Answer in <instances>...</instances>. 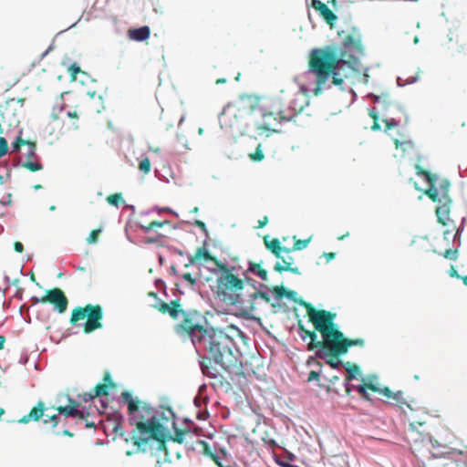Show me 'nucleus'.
<instances>
[{
  "mask_svg": "<svg viewBox=\"0 0 467 467\" xmlns=\"http://www.w3.org/2000/svg\"><path fill=\"white\" fill-rule=\"evenodd\" d=\"M264 243L268 250H270L276 257L281 256V253H289L290 249L286 245H281V242L274 238L269 240V235H264Z\"/></svg>",
  "mask_w": 467,
  "mask_h": 467,
  "instance_id": "nucleus-19",
  "label": "nucleus"
},
{
  "mask_svg": "<svg viewBox=\"0 0 467 467\" xmlns=\"http://www.w3.org/2000/svg\"><path fill=\"white\" fill-rule=\"evenodd\" d=\"M109 389H111L109 384L99 383L98 384L95 389H93V392H89L88 399L84 398V401H89L94 400L97 397L100 396H108L109 395Z\"/></svg>",
  "mask_w": 467,
  "mask_h": 467,
  "instance_id": "nucleus-25",
  "label": "nucleus"
},
{
  "mask_svg": "<svg viewBox=\"0 0 467 467\" xmlns=\"http://www.w3.org/2000/svg\"><path fill=\"white\" fill-rule=\"evenodd\" d=\"M63 435L72 437V436H73V433H72V432H70V431H67V430H65V431H63Z\"/></svg>",
  "mask_w": 467,
  "mask_h": 467,
  "instance_id": "nucleus-61",
  "label": "nucleus"
},
{
  "mask_svg": "<svg viewBox=\"0 0 467 467\" xmlns=\"http://www.w3.org/2000/svg\"><path fill=\"white\" fill-rule=\"evenodd\" d=\"M128 36L130 39L140 42L147 40L150 36V28L148 26H143L139 28H131L128 31Z\"/></svg>",
  "mask_w": 467,
  "mask_h": 467,
  "instance_id": "nucleus-20",
  "label": "nucleus"
},
{
  "mask_svg": "<svg viewBox=\"0 0 467 467\" xmlns=\"http://www.w3.org/2000/svg\"><path fill=\"white\" fill-rule=\"evenodd\" d=\"M204 259L205 261H212L213 262L216 266L218 267V263H221L218 259L212 256L211 254L204 248H199L194 254V256L191 258L190 264L194 263L197 260Z\"/></svg>",
  "mask_w": 467,
  "mask_h": 467,
  "instance_id": "nucleus-24",
  "label": "nucleus"
},
{
  "mask_svg": "<svg viewBox=\"0 0 467 467\" xmlns=\"http://www.w3.org/2000/svg\"><path fill=\"white\" fill-rule=\"evenodd\" d=\"M5 343V337L4 336H0V350L4 348Z\"/></svg>",
  "mask_w": 467,
  "mask_h": 467,
  "instance_id": "nucleus-60",
  "label": "nucleus"
},
{
  "mask_svg": "<svg viewBox=\"0 0 467 467\" xmlns=\"http://www.w3.org/2000/svg\"><path fill=\"white\" fill-rule=\"evenodd\" d=\"M460 279H462V282H463V284H464V285H466V286H467V275L461 276V278H460Z\"/></svg>",
  "mask_w": 467,
  "mask_h": 467,
  "instance_id": "nucleus-64",
  "label": "nucleus"
},
{
  "mask_svg": "<svg viewBox=\"0 0 467 467\" xmlns=\"http://www.w3.org/2000/svg\"><path fill=\"white\" fill-rule=\"evenodd\" d=\"M392 140L395 144L394 158L398 160H403L406 157V152L408 149L409 142L406 140H400L399 136H394L390 134Z\"/></svg>",
  "mask_w": 467,
  "mask_h": 467,
  "instance_id": "nucleus-21",
  "label": "nucleus"
},
{
  "mask_svg": "<svg viewBox=\"0 0 467 467\" xmlns=\"http://www.w3.org/2000/svg\"><path fill=\"white\" fill-rule=\"evenodd\" d=\"M98 239H99V235H88V238L86 239V241H87V244H93L98 242Z\"/></svg>",
  "mask_w": 467,
  "mask_h": 467,
  "instance_id": "nucleus-53",
  "label": "nucleus"
},
{
  "mask_svg": "<svg viewBox=\"0 0 467 467\" xmlns=\"http://www.w3.org/2000/svg\"><path fill=\"white\" fill-rule=\"evenodd\" d=\"M32 301L34 304H52L59 313H64L67 310L68 305V300L60 288L49 289L41 298L32 297Z\"/></svg>",
  "mask_w": 467,
  "mask_h": 467,
  "instance_id": "nucleus-11",
  "label": "nucleus"
},
{
  "mask_svg": "<svg viewBox=\"0 0 467 467\" xmlns=\"http://www.w3.org/2000/svg\"><path fill=\"white\" fill-rule=\"evenodd\" d=\"M251 301L256 299L257 297H260L264 299L266 303L270 302V296L267 293L262 292V291H255L250 295Z\"/></svg>",
  "mask_w": 467,
  "mask_h": 467,
  "instance_id": "nucleus-36",
  "label": "nucleus"
},
{
  "mask_svg": "<svg viewBox=\"0 0 467 467\" xmlns=\"http://www.w3.org/2000/svg\"><path fill=\"white\" fill-rule=\"evenodd\" d=\"M157 242H159L158 236H156V237H149V238H147L144 241L145 244H151V243H157Z\"/></svg>",
  "mask_w": 467,
  "mask_h": 467,
  "instance_id": "nucleus-57",
  "label": "nucleus"
},
{
  "mask_svg": "<svg viewBox=\"0 0 467 467\" xmlns=\"http://www.w3.org/2000/svg\"><path fill=\"white\" fill-rule=\"evenodd\" d=\"M251 106L228 104L219 116L220 127L231 133L243 134L245 128L251 127Z\"/></svg>",
  "mask_w": 467,
  "mask_h": 467,
  "instance_id": "nucleus-8",
  "label": "nucleus"
},
{
  "mask_svg": "<svg viewBox=\"0 0 467 467\" xmlns=\"http://www.w3.org/2000/svg\"><path fill=\"white\" fill-rule=\"evenodd\" d=\"M182 278L189 282L191 285H194L196 284V279L192 277L190 273H184L182 275Z\"/></svg>",
  "mask_w": 467,
  "mask_h": 467,
  "instance_id": "nucleus-48",
  "label": "nucleus"
},
{
  "mask_svg": "<svg viewBox=\"0 0 467 467\" xmlns=\"http://www.w3.org/2000/svg\"><path fill=\"white\" fill-rule=\"evenodd\" d=\"M287 271L294 273V274H297V275L300 274L299 269L297 267H291L290 265H289V269H287Z\"/></svg>",
  "mask_w": 467,
  "mask_h": 467,
  "instance_id": "nucleus-59",
  "label": "nucleus"
},
{
  "mask_svg": "<svg viewBox=\"0 0 467 467\" xmlns=\"http://www.w3.org/2000/svg\"><path fill=\"white\" fill-rule=\"evenodd\" d=\"M167 314H169L170 317L173 319H178L180 314H182L183 317H185V315H190V314L198 315L197 312H185L184 310H182L181 308V304L178 299L172 300L171 303H169ZM184 318H182V320Z\"/></svg>",
  "mask_w": 467,
  "mask_h": 467,
  "instance_id": "nucleus-22",
  "label": "nucleus"
},
{
  "mask_svg": "<svg viewBox=\"0 0 467 467\" xmlns=\"http://www.w3.org/2000/svg\"><path fill=\"white\" fill-rule=\"evenodd\" d=\"M250 159L254 161H261L264 160L265 158V155L263 153V150H262V145L261 144H258V146L256 147V150L254 153L250 154Z\"/></svg>",
  "mask_w": 467,
  "mask_h": 467,
  "instance_id": "nucleus-35",
  "label": "nucleus"
},
{
  "mask_svg": "<svg viewBox=\"0 0 467 467\" xmlns=\"http://www.w3.org/2000/svg\"><path fill=\"white\" fill-rule=\"evenodd\" d=\"M14 249L16 250V252L17 253H22L23 250H24V246H23V244L20 243V242H15L14 244Z\"/></svg>",
  "mask_w": 467,
  "mask_h": 467,
  "instance_id": "nucleus-54",
  "label": "nucleus"
},
{
  "mask_svg": "<svg viewBox=\"0 0 467 467\" xmlns=\"http://www.w3.org/2000/svg\"><path fill=\"white\" fill-rule=\"evenodd\" d=\"M105 109L104 106H97L94 95L88 98L83 102L81 109L78 112L75 109L73 111H67V115L70 119H78L79 115L100 113Z\"/></svg>",
  "mask_w": 467,
  "mask_h": 467,
  "instance_id": "nucleus-12",
  "label": "nucleus"
},
{
  "mask_svg": "<svg viewBox=\"0 0 467 467\" xmlns=\"http://www.w3.org/2000/svg\"><path fill=\"white\" fill-rule=\"evenodd\" d=\"M364 345L365 341L362 338H345L333 341L331 345L322 344V347L317 352V356L320 358H327L326 363L332 368H338L341 364L339 360L340 356L347 354L350 347H363Z\"/></svg>",
  "mask_w": 467,
  "mask_h": 467,
  "instance_id": "nucleus-10",
  "label": "nucleus"
},
{
  "mask_svg": "<svg viewBox=\"0 0 467 467\" xmlns=\"http://www.w3.org/2000/svg\"><path fill=\"white\" fill-rule=\"evenodd\" d=\"M46 407L45 403L39 400L34 408L27 413L24 415L21 419L17 420L18 423L26 424L31 420L37 421L39 420L45 413Z\"/></svg>",
  "mask_w": 467,
  "mask_h": 467,
  "instance_id": "nucleus-15",
  "label": "nucleus"
},
{
  "mask_svg": "<svg viewBox=\"0 0 467 467\" xmlns=\"http://www.w3.org/2000/svg\"><path fill=\"white\" fill-rule=\"evenodd\" d=\"M324 256L327 259V261L332 260L335 258L336 254L335 253H325Z\"/></svg>",
  "mask_w": 467,
  "mask_h": 467,
  "instance_id": "nucleus-58",
  "label": "nucleus"
},
{
  "mask_svg": "<svg viewBox=\"0 0 467 467\" xmlns=\"http://www.w3.org/2000/svg\"><path fill=\"white\" fill-rule=\"evenodd\" d=\"M312 7L318 11L319 15L329 26H333L337 17L332 12V10L328 8L327 4L321 2L320 0H312Z\"/></svg>",
  "mask_w": 467,
  "mask_h": 467,
  "instance_id": "nucleus-13",
  "label": "nucleus"
},
{
  "mask_svg": "<svg viewBox=\"0 0 467 467\" xmlns=\"http://www.w3.org/2000/svg\"><path fill=\"white\" fill-rule=\"evenodd\" d=\"M68 71H69L71 77L75 79L77 78V75L80 72V68L78 65L72 64L69 67Z\"/></svg>",
  "mask_w": 467,
  "mask_h": 467,
  "instance_id": "nucleus-46",
  "label": "nucleus"
},
{
  "mask_svg": "<svg viewBox=\"0 0 467 467\" xmlns=\"http://www.w3.org/2000/svg\"><path fill=\"white\" fill-rule=\"evenodd\" d=\"M369 116H370V117L373 119V120H374L373 125L371 126V129H372L373 130H380V126H379V121H378L379 117H378V113L376 112V110H375V109L370 110V112H369Z\"/></svg>",
  "mask_w": 467,
  "mask_h": 467,
  "instance_id": "nucleus-38",
  "label": "nucleus"
},
{
  "mask_svg": "<svg viewBox=\"0 0 467 467\" xmlns=\"http://www.w3.org/2000/svg\"><path fill=\"white\" fill-rule=\"evenodd\" d=\"M296 235H293L294 244L291 247H289L290 252L291 251H296V250H302L306 247L308 243L311 240V237L306 240H296Z\"/></svg>",
  "mask_w": 467,
  "mask_h": 467,
  "instance_id": "nucleus-31",
  "label": "nucleus"
},
{
  "mask_svg": "<svg viewBox=\"0 0 467 467\" xmlns=\"http://www.w3.org/2000/svg\"><path fill=\"white\" fill-rule=\"evenodd\" d=\"M104 384H109L111 389L116 388V384L112 381L109 372H106L103 377Z\"/></svg>",
  "mask_w": 467,
  "mask_h": 467,
  "instance_id": "nucleus-45",
  "label": "nucleus"
},
{
  "mask_svg": "<svg viewBox=\"0 0 467 467\" xmlns=\"http://www.w3.org/2000/svg\"><path fill=\"white\" fill-rule=\"evenodd\" d=\"M70 408H73L75 410H78V407L80 406V403L71 398L68 399V405Z\"/></svg>",
  "mask_w": 467,
  "mask_h": 467,
  "instance_id": "nucleus-50",
  "label": "nucleus"
},
{
  "mask_svg": "<svg viewBox=\"0 0 467 467\" xmlns=\"http://www.w3.org/2000/svg\"><path fill=\"white\" fill-rule=\"evenodd\" d=\"M220 275L216 278V296L228 306L244 305V282L234 274V267L218 263Z\"/></svg>",
  "mask_w": 467,
  "mask_h": 467,
  "instance_id": "nucleus-6",
  "label": "nucleus"
},
{
  "mask_svg": "<svg viewBox=\"0 0 467 467\" xmlns=\"http://www.w3.org/2000/svg\"><path fill=\"white\" fill-rule=\"evenodd\" d=\"M139 169L144 174H147L150 171V161L148 157L143 158L139 163Z\"/></svg>",
  "mask_w": 467,
  "mask_h": 467,
  "instance_id": "nucleus-34",
  "label": "nucleus"
},
{
  "mask_svg": "<svg viewBox=\"0 0 467 467\" xmlns=\"http://www.w3.org/2000/svg\"><path fill=\"white\" fill-rule=\"evenodd\" d=\"M367 389H369L372 392H377V393L382 394V395H384L388 399H391L392 398L393 400H397L395 395L392 394V392L390 391V389L389 388L380 389L379 387H378L376 384H374L371 381L366 382V383H364L362 385H359L358 387V391L361 395H365Z\"/></svg>",
  "mask_w": 467,
  "mask_h": 467,
  "instance_id": "nucleus-17",
  "label": "nucleus"
},
{
  "mask_svg": "<svg viewBox=\"0 0 467 467\" xmlns=\"http://www.w3.org/2000/svg\"><path fill=\"white\" fill-rule=\"evenodd\" d=\"M8 151V144L5 138L0 137V158Z\"/></svg>",
  "mask_w": 467,
  "mask_h": 467,
  "instance_id": "nucleus-39",
  "label": "nucleus"
},
{
  "mask_svg": "<svg viewBox=\"0 0 467 467\" xmlns=\"http://www.w3.org/2000/svg\"><path fill=\"white\" fill-rule=\"evenodd\" d=\"M113 431L115 432H119L121 437L124 436V431H122L120 423H116L115 426L113 427Z\"/></svg>",
  "mask_w": 467,
  "mask_h": 467,
  "instance_id": "nucleus-55",
  "label": "nucleus"
},
{
  "mask_svg": "<svg viewBox=\"0 0 467 467\" xmlns=\"http://www.w3.org/2000/svg\"><path fill=\"white\" fill-rule=\"evenodd\" d=\"M248 271L260 277L263 281L268 280L267 271L260 264L250 263Z\"/></svg>",
  "mask_w": 467,
  "mask_h": 467,
  "instance_id": "nucleus-27",
  "label": "nucleus"
},
{
  "mask_svg": "<svg viewBox=\"0 0 467 467\" xmlns=\"http://www.w3.org/2000/svg\"><path fill=\"white\" fill-rule=\"evenodd\" d=\"M298 330L303 340H306V337L310 338V341L307 344L308 350L312 351L322 347L321 340H317V336L316 331H309L306 329L301 321L298 322Z\"/></svg>",
  "mask_w": 467,
  "mask_h": 467,
  "instance_id": "nucleus-14",
  "label": "nucleus"
},
{
  "mask_svg": "<svg viewBox=\"0 0 467 467\" xmlns=\"http://www.w3.org/2000/svg\"><path fill=\"white\" fill-rule=\"evenodd\" d=\"M199 317L196 314L185 315L184 319L175 325V332L189 337L196 348H202L214 363L228 369L232 364L233 338L220 329L205 327Z\"/></svg>",
  "mask_w": 467,
  "mask_h": 467,
  "instance_id": "nucleus-3",
  "label": "nucleus"
},
{
  "mask_svg": "<svg viewBox=\"0 0 467 467\" xmlns=\"http://www.w3.org/2000/svg\"><path fill=\"white\" fill-rule=\"evenodd\" d=\"M28 140H25L22 138L18 137L16 140L13 143L12 147L14 150H19L22 145H26Z\"/></svg>",
  "mask_w": 467,
  "mask_h": 467,
  "instance_id": "nucleus-43",
  "label": "nucleus"
},
{
  "mask_svg": "<svg viewBox=\"0 0 467 467\" xmlns=\"http://www.w3.org/2000/svg\"><path fill=\"white\" fill-rule=\"evenodd\" d=\"M194 224L199 226L202 232L206 233V226H205V223L203 222L196 220L194 222Z\"/></svg>",
  "mask_w": 467,
  "mask_h": 467,
  "instance_id": "nucleus-56",
  "label": "nucleus"
},
{
  "mask_svg": "<svg viewBox=\"0 0 467 467\" xmlns=\"http://www.w3.org/2000/svg\"><path fill=\"white\" fill-rule=\"evenodd\" d=\"M384 122L386 124V130H390L399 126V122L394 119H385Z\"/></svg>",
  "mask_w": 467,
  "mask_h": 467,
  "instance_id": "nucleus-44",
  "label": "nucleus"
},
{
  "mask_svg": "<svg viewBox=\"0 0 467 467\" xmlns=\"http://www.w3.org/2000/svg\"><path fill=\"white\" fill-rule=\"evenodd\" d=\"M441 254L446 259L455 261L458 258L459 252L458 249L448 248L445 249L444 252L441 253Z\"/></svg>",
  "mask_w": 467,
  "mask_h": 467,
  "instance_id": "nucleus-33",
  "label": "nucleus"
},
{
  "mask_svg": "<svg viewBox=\"0 0 467 467\" xmlns=\"http://www.w3.org/2000/svg\"><path fill=\"white\" fill-rule=\"evenodd\" d=\"M299 304L306 310L309 321L313 324L315 330L322 336L321 344L331 345V342L345 339L344 334L335 324L337 315L327 310H317L310 303L300 300Z\"/></svg>",
  "mask_w": 467,
  "mask_h": 467,
  "instance_id": "nucleus-7",
  "label": "nucleus"
},
{
  "mask_svg": "<svg viewBox=\"0 0 467 467\" xmlns=\"http://www.w3.org/2000/svg\"><path fill=\"white\" fill-rule=\"evenodd\" d=\"M449 275H450V276L455 277L458 279H460L462 276L458 274L457 270L455 269V267L453 265L451 266V269L449 270Z\"/></svg>",
  "mask_w": 467,
  "mask_h": 467,
  "instance_id": "nucleus-52",
  "label": "nucleus"
},
{
  "mask_svg": "<svg viewBox=\"0 0 467 467\" xmlns=\"http://www.w3.org/2000/svg\"><path fill=\"white\" fill-rule=\"evenodd\" d=\"M284 263H285V265H282L280 263H276L274 267L275 270L279 273H281L283 271H287V269H289V263H287L285 261H284Z\"/></svg>",
  "mask_w": 467,
  "mask_h": 467,
  "instance_id": "nucleus-47",
  "label": "nucleus"
},
{
  "mask_svg": "<svg viewBox=\"0 0 467 467\" xmlns=\"http://www.w3.org/2000/svg\"><path fill=\"white\" fill-rule=\"evenodd\" d=\"M27 160H31L32 158H36V143L35 142H31V141H28L27 144Z\"/></svg>",
  "mask_w": 467,
  "mask_h": 467,
  "instance_id": "nucleus-37",
  "label": "nucleus"
},
{
  "mask_svg": "<svg viewBox=\"0 0 467 467\" xmlns=\"http://www.w3.org/2000/svg\"><path fill=\"white\" fill-rule=\"evenodd\" d=\"M121 399L128 406L129 423L134 427L131 435L125 438V441H131L137 452H146L155 445L156 451L163 452L164 460L168 461L166 429L156 418L153 408L134 400L129 391H123Z\"/></svg>",
  "mask_w": 467,
  "mask_h": 467,
  "instance_id": "nucleus-2",
  "label": "nucleus"
},
{
  "mask_svg": "<svg viewBox=\"0 0 467 467\" xmlns=\"http://www.w3.org/2000/svg\"><path fill=\"white\" fill-rule=\"evenodd\" d=\"M346 370L348 372V376L346 378L347 382L351 381L359 373L358 366L356 364H351L350 362L346 364Z\"/></svg>",
  "mask_w": 467,
  "mask_h": 467,
  "instance_id": "nucleus-28",
  "label": "nucleus"
},
{
  "mask_svg": "<svg viewBox=\"0 0 467 467\" xmlns=\"http://www.w3.org/2000/svg\"><path fill=\"white\" fill-rule=\"evenodd\" d=\"M59 418L57 416V415H52V416H49L47 419H45L44 420V423L47 424V423H51V426L53 428L57 427L58 422H59Z\"/></svg>",
  "mask_w": 467,
  "mask_h": 467,
  "instance_id": "nucleus-41",
  "label": "nucleus"
},
{
  "mask_svg": "<svg viewBox=\"0 0 467 467\" xmlns=\"http://www.w3.org/2000/svg\"><path fill=\"white\" fill-rule=\"evenodd\" d=\"M318 379H319V373L315 370H311L308 374L307 381L310 382V381L318 380Z\"/></svg>",
  "mask_w": 467,
  "mask_h": 467,
  "instance_id": "nucleus-49",
  "label": "nucleus"
},
{
  "mask_svg": "<svg viewBox=\"0 0 467 467\" xmlns=\"http://www.w3.org/2000/svg\"><path fill=\"white\" fill-rule=\"evenodd\" d=\"M226 82V79L225 78H218L216 80V84H223V83H225Z\"/></svg>",
  "mask_w": 467,
  "mask_h": 467,
  "instance_id": "nucleus-63",
  "label": "nucleus"
},
{
  "mask_svg": "<svg viewBox=\"0 0 467 467\" xmlns=\"http://www.w3.org/2000/svg\"><path fill=\"white\" fill-rule=\"evenodd\" d=\"M106 201L108 203H109L110 205L115 206V207H119V205L120 203L124 202L123 196H122L121 192H117V193L109 195L106 198Z\"/></svg>",
  "mask_w": 467,
  "mask_h": 467,
  "instance_id": "nucleus-30",
  "label": "nucleus"
},
{
  "mask_svg": "<svg viewBox=\"0 0 467 467\" xmlns=\"http://www.w3.org/2000/svg\"><path fill=\"white\" fill-rule=\"evenodd\" d=\"M139 225L141 230L150 231V230H154L156 227H162L164 225H168L170 227L171 223L167 220L161 221V222L150 221V222L146 223V222H143L142 219H140V221L139 222Z\"/></svg>",
  "mask_w": 467,
  "mask_h": 467,
  "instance_id": "nucleus-26",
  "label": "nucleus"
},
{
  "mask_svg": "<svg viewBox=\"0 0 467 467\" xmlns=\"http://www.w3.org/2000/svg\"><path fill=\"white\" fill-rule=\"evenodd\" d=\"M272 292L276 296V297L278 298H282L284 296H286L288 298H292V296H294L295 292L292 291V290H287L285 289L284 286H275L273 289H272Z\"/></svg>",
  "mask_w": 467,
  "mask_h": 467,
  "instance_id": "nucleus-29",
  "label": "nucleus"
},
{
  "mask_svg": "<svg viewBox=\"0 0 467 467\" xmlns=\"http://www.w3.org/2000/svg\"><path fill=\"white\" fill-rule=\"evenodd\" d=\"M55 410L59 414L64 415L65 417H74V418H78L79 420L85 419V414L82 410H75L73 408H70L67 405L56 407Z\"/></svg>",
  "mask_w": 467,
  "mask_h": 467,
  "instance_id": "nucleus-23",
  "label": "nucleus"
},
{
  "mask_svg": "<svg viewBox=\"0 0 467 467\" xmlns=\"http://www.w3.org/2000/svg\"><path fill=\"white\" fill-rule=\"evenodd\" d=\"M22 167L29 170L30 171H38L43 169L42 164H40L38 161H34L32 160H26L25 162L22 163Z\"/></svg>",
  "mask_w": 467,
  "mask_h": 467,
  "instance_id": "nucleus-32",
  "label": "nucleus"
},
{
  "mask_svg": "<svg viewBox=\"0 0 467 467\" xmlns=\"http://www.w3.org/2000/svg\"><path fill=\"white\" fill-rule=\"evenodd\" d=\"M200 443L202 445L205 455L209 456L218 467H234L228 462L224 451H221L222 455H218L211 451L207 442L200 441Z\"/></svg>",
  "mask_w": 467,
  "mask_h": 467,
  "instance_id": "nucleus-16",
  "label": "nucleus"
},
{
  "mask_svg": "<svg viewBox=\"0 0 467 467\" xmlns=\"http://www.w3.org/2000/svg\"><path fill=\"white\" fill-rule=\"evenodd\" d=\"M298 99H302L299 93L290 95V99L286 107L279 109L276 112L265 111L260 107L251 106L250 123L258 135H265L269 137L271 134L279 132L274 126L278 120H292L298 113H300L304 105L298 103Z\"/></svg>",
  "mask_w": 467,
  "mask_h": 467,
  "instance_id": "nucleus-4",
  "label": "nucleus"
},
{
  "mask_svg": "<svg viewBox=\"0 0 467 467\" xmlns=\"http://www.w3.org/2000/svg\"><path fill=\"white\" fill-rule=\"evenodd\" d=\"M103 309L99 305L88 304L72 310L70 324L82 327L85 334H90L103 327Z\"/></svg>",
  "mask_w": 467,
  "mask_h": 467,
  "instance_id": "nucleus-9",
  "label": "nucleus"
},
{
  "mask_svg": "<svg viewBox=\"0 0 467 467\" xmlns=\"http://www.w3.org/2000/svg\"><path fill=\"white\" fill-rule=\"evenodd\" d=\"M101 229H93L90 231L89 234H100L101 233Z\"/></svg>",
  "mask_w": 467,
  "mask_h": 467,
  "instance_id": "nucleus-62",
  "label": "nucleus"
},
{
  "mask_svg": "<svg viewBox=\"0 0 467 467\" xmlns=\"http://www.w3.org/2000/svg\"><path fill=\"white\" fill-rule=\"evenodd\" d=\"M416 174L424 179L428 187L424 190V193L433 202L440 204L436 208V215L439 223L446 225L449 219L451 199L450 197L451 183L447 179H438L435 174L423 170L420 165H416Z\"/></svg>",
  "mask_w": 467,
  "mask_h": 467,
  "instance_id": "nucleus-5",
  "label": "nucleus"
},
{
  "mask_svg": "<svg viewBox=\"0 0 467 467\" xmlns=\"http://www.w3.org/2000/svg\"><path fill=\"white\" fill-rule=\"evenodd\" d=\"M168 306H169V304L165 303L163 301H160V302L156 303V305H155V308L162 314H167Z\"/></svg>",
  "mask_w": 467,
  "mask_h": 467,
  "instance_id": "nucleus-42",
  "label": "nucleus"
},
{
  "mask_svg": "<svg viewBox=\"0 0 467 467\" xmlns=\"http://www.w3.org/2000/svg\"><path fill=\"white\" fill-rule=\"evenodd\" d=\"M214 361L213 359L208 356L204 357L202 360L201 361V368L204 375L211 379H218L220 376V371L217 368V364L213 365Z\"/></svg>",
  "mask_w": 467,
  "mask_h": 467,
  "instance_id": "nucleus-18",
  "label": "nucleus"
},
{
  "mask_svg": "<svg viewBox=\"0 0 467 467\" xmlns=\"http://www.w3.org/2000/svg\"><path fill=\"white\" fill-rule=\"evenodd\" d=\"M363 54L362 36L356 28L343 37L337 47H325L313 49L308 67L309 71L316 77L314 94L319 95L324 88H329L331 84L344 90L342 85L348 76L342 74L341 69L345 65L354 69L358 57Z\"/></svg>",
  "mask_w": 467,
  "mask_h": 467,
  "instance_id": "nucleus-1",
  "label": "nucleus"
},
{
  "mask_svg": "<svg viewBox=\"0 0 467 467\" xmlns=\"http://www.w3.org/2000/svg\"><path fill=\"white\" fill-rule=\"evenodd\" d=\"M186 432L182 431H176L173 437H170L171 440H172L175 442L182 443L183 442V436Z\"/></svg>",
  "mask_w": 467,
  "mask_h": 467,
  "instance_id": "nucleus-40",
  "label": "nucleus"
},
{
  "mask_svg": "<svg viewBox=\"0 0 467 467\" xmlns=\"http://www.w3.org/2000/svg\"><path fill=\"white\" fill-rule=\"evenodd\" d=\"M267 223H268V217L264 216L263 219H260L258 221L257 226L255 228H257V229L263 228L264 226H265L267 224Z\"/></svg>",
  "mask_w": 467,
  "mask_h": 467,
  "instance_id": "nucleus-51",
  "label": "nucleus"
}]
</instances>
